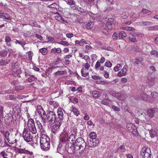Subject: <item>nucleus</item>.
Returning a JSON list of instances; mask_svg holds the SVG:
<instances>
[{"mask_svg":"<svg viewBox=\"0 0 158 158\" xmlns=\"http://www.w3.org/2000/svg\"><path fill=\"white\" fill-rule=\"evenodd\" d=\"M101 64L100 62L99 61H97L95 65V69H97L98 68L100 67Z\"/></svg>","mask_w":158,"mask_h":158,"instance_id":"59","label":"nucleus"},{"mask_svg":"<svg viewBox=\"0 0 158 158\" xmlns=\"http://www.w3.org/2000/svg\"><path fill=\"white\" fill-rule=\"evenodd\" d=\"M81 72L82 76L83 77H86L89 75L88 72L86 71L85 69H84V68L82 69Z\"/></svg>","mask_w":158,"mask_h":158,"instance_id":"38","label":"nucleus"},{"mask_svg":"<svg viewBox=\"0 0 158 158\" xmlns=\"http://www.w3.org/2000/svg\"><path fill=\"white\" fill-rule=\"evenodd\" d=\"M122 66L120 64H117L116 66L114 67V70L115 72H117L121 69Z\"/></svg>","mask_w":158,"mask_h":158,"instance_id":"41","label":"nucleus"},{"mask_svg":"<svg viewBox=\"0 0 158 158\" xmlns=\"http://www.w3.org/2000/svg\"><path fill=\"white\" fill-rule=\"evenodd\" d=\"M19 152V153H24L31 156L33 155L32 152H30L28 150H26L25 148H19L18 150Z\"/></svg>","mask_w":158,"mask_h":158,"instance_id":"16","label":"nucleus"},{"mask_svg":"<svg viewBox=\"0 0 158 158\" xmlns=\"http://www.w3.org/2000/svg\"><path fill=\"white\" fill-rule=\"evenodd\" d=\"M140 14L139 13H136L135 12H131L129 16L133 21H135L139 18Z\"/></svg>","mask_w":158,"mask_h":158,"instance_id":"14","label":"nucleus"},{"mask_svg":"<svg viewBox=\"0 0 158 158\" xmlns=\"http://www.w3.org/2000/svg\"><path fill=\"white\" fill-rule=\"evenodd\" d=\"M57 114L58 118L60 120H62L63 118V113L62 111L61 108H59L57 109Z\"/></svg>","mask_w":158,"mask_h":158,"instance_id":"23","label":"nucleus"},{"mask_svg":"<svg viewBox=\"0 0 158 158\" xmlns=\"http://www.w3.org/2000/svg\"><path fill=\"white\" fill-rule=\"evenodd\" d=\"M122 28L123 30H125L129 31H135V29L132 27H122Z\"/></svg>","mask_w":158,"mask_h":158,"instance_id":"37","label":"nucleus"},{"mask_svg":"<svg viewBox=\"0 0 158 158\" xmlns=\"http://www.w3.org/2000/svg\"><path fill=\"white\" fill-rule=\"evenodd\" d=\"M56 116L55 113L52 111L48 112L46 120H48L51 123H54L56 120Z\"/></svg>","mask_w":158,"mask_h":158,"instance_id":"7","label":"nucleus"},{"mask_svg":"<svg viewBox=\"0 0 158 158\" xmlns=\"http://www.w3.org/2000/svg\"><path fill=\"white\" fill-rule=\"evenodd\" d=\"M127 128L131 133L133 134L136 135L137 134V130L136 127L132 123H128L127 126Z\"/></svg>","mask_w":158,"mask_h":158,"instance_id":"11","label":"nucleus"},{"mask_svg":"<svg viewBox=\"0 0 158 158\" xmlns=\"http://www.w3.org/2000/svg\"><path fill=\"white\" fill-rule=\"evenodd\" d=\"M75 146L78 150H83L86 146V143L83 138L79 137L76 140Z\"/></svg>","mask_w":158,"mask_h":158,"instance_id":"2","label":"nucleus"},{"mask_svg":"<svg viewBox=\"0 0 158 158\" xmlns=\"http://www.w3.org/2000/svg\"><path fill=\"white\" fill-rule=\"evenodd\" d=\"M151 95L154 99H156L158 97V94L156 92L152 93Z\"/></svg>","mask_w":158,"mask_h":158,"instance_id":"51","label":"nucleus"},{"mask_svg":"<svg viewBox=\"0 0 158 158\" xmlns=\"http://www.w3.org/2000/svg\"><path fill=\"white\" fill-rule=\"evenodd\" d=\"M57 4L56 3H52L50 5L48 6V7L50 8H56L57 6Z\"/></svg>","mask_w":158,"mask_h":158,"instance_id":"64","label":"nucleus"},{"mask_svg":"<svg viewBox=\"0 0 158 158\" xmlns=\"http://www.w3.org/2000/svg\"><path fill=\"white\" fill-rule=\"evenodd\" d=\"M39 52H40L43 55H46L48 52L47 48H43L40 49Z\"/></svg>","mask_w":158,"mask_h":158,"instance_id":"31","label":"nucleus"},{"mask_svg":"<svg viewBox=\"0 0 158 158\" xmlns=\"http://www.w3.org/2000/svg\"><path fill=\"white\" fill-rule=\"evenodd\" d=\"M109 21L107 22L106 23V25L108 27V26H110L112 24L111 22L113 21L114 19L112 18H110L108 19Z\"/></svg>","mask_w":158,"mask_h":158,"instance_id":"53","label":"nucleus"},{"mask_svg":"<svg viewBox=\"0 0 158 158\" xmlns=\"http://www.w3.org/2000/svg\"><path fill=\"white\" fill-rule=\"evenodd\" d=\"M99 94V93L98 92L96 91H94L92 93V96L94 98H98Z\"/></svg>","mask_w":158,"mask_h":158,"instance_id":"48","label":"nucleus"},{"mask_svg":"<svg viewBox=\"0 0 158 158\" xmlns=\"http://www.w3.org/2000/svg\"><path fill=\"white\" fill-rule=\"evenodd\" d=\"M118 33H114L112 35L113 39L115 40H117L118 38Z\"/></svg>","mask_w":158,"mask_h":158,"instance_id":"61","label":"nucleus"},{"mask_svg":"<svg viewBox=\"0 0 158 158\" xmlns=\"http://www.w3.org/2000/svg\"><path fill=\"white\" fill-rule=\"evenodd\" d=\"M57 43L59 44H60L65 46H68L70 45L69 43L67 41H62L60 42H57Z\"/></svg>","mask_w":158,"mask_h":158,"instance_id":"36","label":"nucleus"},{"mask_svg":"<svg viewBox=\"0 0 158 158\" xmlns=\"http://www.w3.org/2000/svg\"><path fill=\"white\" fill-rule=\"evenodd\" d=\"M84 59L85 61L87 62H90V59L89 57V56L88 55H85V56L84 57V58L83 59Z\"/></svg>","mask_w":158,"mask_h":158,"instance_id":"58","label":"nucleus"},{"mask_svg":"<svg viewBox=\"0 0 158 158\" xmlns=\"http://www.w3.org/2000/svg\"><path fill=\"white\" fill-rule=\"evenodd\" d=\"M87 44L85 40L82 39L80 40V46H82L85 44Z\"/></svg>","mask_w":158,"mask_h":158,"instance_id":"62","label":"nucleus"},{"mask_svg":"<svg viewBox=\"0 0 158 158\" xmlns=\"http://www.w3.org/2000/svg\"><path fill=\"white\" fill-rule=\"evenodd\" d=\"M82 66L84 67L85 69H86L87 70L89 69L90 67V63H89L88 62H87L85 63H83L82 64Z\"/></svg>","mask_w":158,"mask_h":158,"instance_id":"47","label":"nucleus"},{"mask_svg":"<svg viewBox=\"0 0 158 158\" xmlns=\"http://www.w3.org/2000/svg\"><path fill=\"white\" fill-rule=\"evenodd\" d=\"M90 138L92 139H94L97 137V135L96 133L94 132H91L89 134Z\"/></svg>","mask_w":158,"mask_h":158,"instance_id":"43","label":"nucleus"},{"mask_svg":"<svg viewBox=\"0 0 158 158\" xmlns=\"http://www.w3.org/2000/svg\"><path fill=\"white\" fill-rule=\"evenodd\" d=\"M143 60V59L142 58H139V59H136L135 60V63L136 64H138Z\"/></svg>","mask_w":158,"mask_h":158,"instance_id":"52","label":"nucleus"},{"mask_svg":"<svg viewBox=\"0 0 158 158\" xmlns=\"http://www.w3.org/2000/svg\"><path fill=\"white\" fill-rule=\"evenodd\" d=\"M120 149L121 151L122 152H125L126 150L125 146L123 145H122L119 148H118V150H119Z\"/></svg>","mask_w":158,"mask_h":158,"instance_id":"57","label":"nucleus"},{"mask_svg":"<svg viewBox=\"0 0 158 158\" xmlns=\"http://www.w3.org/2000/svg\"><path fill=\"white\" fill-rule=\"evenodd\" d=\"M27 126L29 130L32 133L36 134L37 132L34 120L32 118H28Z\"/></svg>","mask_w":158,"mask_h":158,"instance_id":"3","label":"nucleus"},{"mask_svg":"<svg viewBox=\"0 0 158 158\" xmlns=\"http://www.w3.org/2000/svg\"><path fill=\"white\" fill-rule=\"evenodd\" d=\"M3 106L0 105V120H2L3 117Z\"/></svg>","mask_w":158,"mask_h":158,"instance_id":"35","label":"nucleus"},{"mask_svg":"<svg viewBox=\"0 0 158 158\" xmlns=\"http://www.w3.org/2000/svg\"><path fill=\"white\" fill-rule=\"evenodd\" d=\"M72 8L73 10H77L78 11L80 12L81 13L86 12V10L81 7H79L77 5H75L72 7Z\"/></svg>","mask_w":158,"mask_h":158,"instance_id":"21","label":"nucleus"},{"mask_svg":"<svg viewBox=\"0 0 158 158\" xmlns=\"http://www.w3.org/2000/svg\"><path fill=\"white\" fill-rule=\"evenodd\" d=\"M2 133L5 137V138L7 140L8 142L10 144H13L16 143L17 142V140L15 139L14 140H11L9 137L10 133L9 131H1Z\"/></svg>","mask_w":158,"mask_h":158,"instance_id":"9","label":"nucleus"},{"mask_svg":"<svg viewBox=\"0 0 158 158\" xmlns=\"http://www.w3.org/2000/svg\"><path fill=\"white\" fill-rule=\"evenodd\" d=\"M61 51V49L59 48H52L51 51V52L53 53H60Z\"/></svg>","mask_w":158,"mask_h":158,"instance_id":"26","label":"nucleus"},{"mask_svg":"<svg viewBox=\"0 0 158 158\" xmlns=\"http://www.w3.org/2000/svg\"><path fill=\"white\" fill-rule=\"evenodd\" d=\"M154 78L150 76L148 77L147 82L149 85L152 86L154 84Z\"/></svg>","mask_w":158,"mask_h":158,"instance_id":"18","label":"nucleus"},{"mask_svg":"<svg viewBox=\"0 0 158 158\" xmlns=\"http://www.w3.org/2000/svg\"><path fill=\"white\" fill-rule=\"evenodd\" d=\"M72 111L73 112L74 114L76 116H78L80 114L79 112L78 111V110L74 107H73Z\"/></svg>","mask_w":158,"mask_h":158,"instance_id":"44","label":"nucleus"},{"mask_svg":"<svg viewBox=\"0 0 158 158\" xmlns=\"http://www.w3.org/2000/svg\"><path fill=\"white\" fill-rule=\"evenodd\" d=\"M40 143L41 149L44 151H48L50 148V139L46 135L42 134L40 137Z\"/></svg>","mask_w":158,"mask_h":158,"instance_id":"1","label":"nucleus"},{"mask_svg":"<svg viewBox=\"0 0 158 158\" xmlns=\"http://www.w3.org/2000/svg\"><path fill=\"white\" fill-rule=\"evenodd\" d=\"M9 62L10 61L9 60H7L1 59L0 61V64L1 65H4L8 64Z\"/></svg>","mask_w":158,"mask_h":158,"instance_id":"45","label":"nucleus"},{"mask_svg":"<svg viewBox=\"0 0 158 158\" xmlns=\"http://www.w3.org/2000/svg\"><path fill=\"white\" fill-rule=\"evenodd\" d=\"M15 43L16 44L17 43L20 44L22 46H23L25 44V42L24 41H20L17 40H16Z\"/></svg>","mask_w":158,"mask_h":158,"instance_id":"54","label":"nucleus"},{"mask_svg":"<svg viewBox=\"0 0 158 158\" xmlns=\"http://www.w3.org/2000/svg\"><path fill=\"white\" fill-rule=\"evenodd\" d=\"M141 13L145 15H150L152 14V12L148 10L143 8L142 10Z\"/></svg>","mask_w":158,"mask_h":158,"instance_id":"19","label":"nucleus"},{"mask_svg":"<svg viewBox=\"0 0 158 158\" xmlns=\"http://www.w3.org/2000/svg\"><path fill=\"white\" fill-rule=\"evenodd\" d=\"M66 73V71H58L55 73L54 74L55 76L63 75Z\"/></svg>","mask_w":158,"mask_h":158,"instance_id":"40","label":"nucleus"},{"mask_svg":"<svg viewBox=\"0 0 158 158\" xmlns=\"http://www.w3.org/2000/svg\"><path fill=\"white\" fill-rule=\"evenodd\" d=\"M105 65L107 67L110 68L111 67L112 64L110 62L107 61L105 63Z\"/></svg>","mask_w":158,"mask_h":158,"instance_id":"56","label":"nucleus"},{"mask_svg":"<svg viewBox=\"0 0 158 158\" xmlns=\"http://www.w3.org/2000/svg\"><path fill=\"white\" fill-rule=\"evenodd\" d=\"M111 101L108 98L103 99L101 102L104 105L108 106Z\"/></svg>","mask_w":158,"mask_h":158,"instance_id":"34","label":"nucleus"},{"mask_svg":"<svg viewBox=\"0 0 158 158\" xmlns=\"http://www.w3.org/2000/svg\"><path fill=\"white\" fill-rule=\"evenodd\" d=\"M112 108L115 111H118L120 110V108L117 106H112Z\"/></svg>","mask_w":158,"mask_h":158,"instance_id":"60","label":"nucleus"},{"mask_svg":"<svg viewBox=\"0 0 158 158\" xmlns=\"http://www.w3.org/2000/svg\"><path fill=\"white\" fill-rule=\"evenodd\" d=\"M68 144H69V146L67 148V153L68 152L70 154H73L76 152L78 150L77 149L75 146L72 144L71 143H69Z\"/></svg>","mask_w":158,"mask_h":158,"instance_id":"10","label":"nucleus"},{"mask_svg":"<svg viewBox=\"0 0 158 158\" xmlns=\"http://www.w3.org/2000/svg\"><path fill=\"white\" fill-rule=\"evenodd\" d=\"M129 38L132 42H135L137 41L135 36L131 33H130L129 34Z\"/></svg>","mask_w":158,"mask_h":158,"instance_id":"29","label":"nucleus"},{"mask_svg":"<svg viewBox=\"0 0 158 158\" xmlns=\"http://www.w3.org/2000/svg\"><path fill=\"white\" fill-rule=\"evenodd\" d=\"M0 18L7 20H11V18L10 15L9 14L6 13H0Z\"/></svg>","mask_w":158,"mask_h":158,"instance_id":"22","label":"nucleus"},{"mask_svg":"<svg viewBox=\"0 0 158 158\" xmlns=\"http://www.w3.org/2000/svg\"><path fill=\"white\" fill-rule=\"evenodd\" d=\"M127 70L128 66L127 65H125L122 70L118 73L117 76L119 77L125 76L127 74Z\"/></svg>","mask_w":158,"mask_h":158,"instance_id":"12","label":"nucleus"},{"mask_svg":"<svg viewBox=\"0 0 158 158\" xmlns=\"http://www.w3.org/2000/svg\"><path fill=\"white\" fill-rule=\"evenodd\" d=\"M60 125V122L58 121L56 122L52 128V132L54 134L57 133L59 131Z\"/></svg>","mask_w":158,"mask_h":158,"instance_id":"13","label":"nucleus"},{"mask_svg":"<svg viewBox=\"0 0 158 158\" xmlns=\"http://www.w3.org/2000/svg\"><path fill=\"white\" fill-rule=\"evenodd\" d=\"M92 145L94 146H96L99 143V140L98 138H95L92 140Z\"/></svg>","mask_w":158,"mask_h":158,"instance_id":"30","label":"nucleus"},{"mask_svg":"<svg viewBox=\"0 0 158 158\" xmlns=\"http://www.w3.org/2000/svg\"><path fill=\"white\" fill-rule=\"evenodd\" d=\"M140 154L142 158H151V152L150 149L148 147H144L141 150Z\"/></svg>","mask_w":158,"mask_h":158,"instance_id":"4","label":"nucleus"},{"mask_svg":"<svg viewBox=\"0 0 158 158\" xmlns=\"http://www.w3.org/2000/svg\"><path fill=\"white\" fill-rule=\"evenodd\" d=\"M40 117L41 118V119L43 123H45L46 120L47 115L46 114L45 112L44 113L41 114L39 115Z\"/></svg>","mask_w":158,"mask_h":158,"instance_id":"33","label":"nucleus"},{"mask_svg":"<svg viewBox=\"0 0 158 158\" xmlns=\"http://www.w3.org/2000/svg\"><path fill=\"white\" fill-rule=\"evenodd\" d=\"M10 148H8L6 150L3 151L0 153L1 158H12V154L10 151Z\"/></svg>","mask_w":158,"mask_h":158,"instance_id":"6","label":"nucleus"},{"mask_svg":"<svg viewBox=\"0 0 158 158\" xmlns=\"http://www.w3.org/2000/svg\"><path fill=\"white\" fill-rule=\"evenodd\" d=\"M75 135H74L72 134L70 135L69 137H68V142H73L75 139Z\"/></svg>","mask_w":158,"mask_h":158,"instance_id":"42","label":"nucleus"},{"mask_svg":"<svg viewBox=\"0 0 158 158\" xmlns=\"http://www.w3.org/2000/svg\"><path fill=\"white\" fill-rule=\"evenodd\" d=\"M29 130L24 129L23 133V137L24 140L27 142L32 140L33 136Z\"/></svg>","mask_w":158,"mask_h":158,"instance_id":"5","label":"nucleus"},{"mask_svg":"<svg viewBox=\"0 0 158 158\" xmlns=\"http://www.w3.org/2000/svg\"><path fill=\"white\" fill-rule=\"evenodd\" d=\"M93 24L91 21H89L86 25V27L87 29H90L93 26Z\"/></svg>","mask_w":158,"mask_h":158,"instance_id":"46","label":"nucleus"},{"mask_svg":"<svg viewBox=\"0 0 158 158\" xmlns=\"http://www.w3.org/2000/svg\"><path fill=\"white\" fill-rule=\"evenodd\" d=\"M7 52L6 51H2L0 53V55L2 57H5L7 55Z\"/></svg>","mask_w":158,"mask_h":158,"instance_id":"55","label":"nucleus"},{"mask_svg":"<svg viewBox=\"0 0 158 158\" xmlns=\"http://www.w3.org/2000/svg\"><path fill=\"white\" fill-rule=\"evenodd\" d=\"M55 18L57 20L59 21L60 22L64 23H67V21L64 19L62 18L59 15L55 16Z\"/></svg>","mask_w":158,"mask_h":158,"instance_id":"28","label":"nucleus"},{"mask_svg":"<svg viewBox=\"0 0 158 158\" xmlns=\"http://www.w3.org/2000/svg\"><path fill=\"white\" fill-rule=\"evenodd\" d=\"M11 40V38L9 36H6L5 37V41L6 43V44L8 46H10L11 44L10 42Z\"/></svg>","mask_w":158,"mask_h":158,"instance_id":"32","label":"nucleus"},{"mask_svg":"<svg viewBox=\"0 0 158 158\" xmlns=\"http://www.w3.org/2000/svg\"><path fill=\"white\" fill-rule=\"evenodd\" d=\"M36 111L39 115L41 114L44 113L45 112L42 107L40 105H38L37 106Z\"/></svg>","mask_w":158,"mask_h":158,"instance_id":"24","label":"nucleus"},{"mask_svg":"<svg viewBox=\"0 0 158 158\" xmlns=\"http://www.w3.org/2000/svg\"><path fill=\"white\" fill-rule=\"evenodd\" d=\"M155 110L153 108L149 109L148 110V115L150 117H153L155 113Z\"/></svg>","mask_w":158,"mask_h":158,"instance_id":"27","label":"nucleus"},{"mask_svg":"<svg viewBox=\"0 0 158 158\" xmlns=\"http://www.w3.org/2000/svg\"><path fill=\"white\" fill-rule=\"evenodd\" d=\"M36 124L37 125L38 129L39 130V131L42 133L44 131L43 127L40 122L39 120H36Z\"/></svg>","mask_w":158,"mask_h":158,"instance_id":"20","label":"nucleus"},{"mask_svg":"<svg viewBox=\"0 0 158 158\" xmlns=\"http://www.w3.org/2000/svg\"><path fill=\"white\" fill-rule=\"evenodd\" d=\"M118 36L120 39H122L123 37H126L127 36V35L125 32L124 31H122L119 32L118 34Z\"/></svg>","mask_w":158,"mask_h":158,"instance_id":"39","label":"nucleus"},{"mask_svg":"<svg viewBox=\"0 0 158 158\" xmlns=\"http://www.w3.org/2000/svg\"><path fill=\"white\" fill-rule=\"evenodd\" d=\"M66 2L70 5H74L75 3V1L74 0H67Z\"/></svg>","mask_w":158,"mask_h":158,"instance_id":"50","label":"nucleus"},{"mask_svg":"<svg viewBox=\"0 0 158 158\" xmlns=\"http://www.w3.org/2000/svg\"><path fill=\"white\" fill-rule=\"evenodd\" d=\"M36 79V77L33 75H31L28 78V81L29 82H31L35 80Z\"/></svg>","mask_w":158,"mask_h":158,"instance_id":"49","label":"nucleus"},{"mask_svg":"<svg viewBox=\"0 0 158 158\" xmlns=\"http://www.w3.org/2000/svg\"><path fill=\"white\" fill-rule=\"evenodd\" d=\"M12 120V116L11 114H7L5 118L4 121L7 123H10Z\"/></svg>","mask_w":158,"mask_h":158,"instance_id":"17","label":"nucleus"},{"mask_svg":"<svg viewBox=\"0 0 158 158\" xmlns=\"http://www.w3.org/2000/svg\"><path fill=\"white\" fill-rule=\"evenodd\" d=\"M69 146V144L67 143L65 145V147L63 146L61 144H59L57 148V152L60 154L64 155L67 153V148Z\"/></svg>","mask_w":158,"mask_h":158,"instance_id":"8","label":"nucleus"},{"mask_svg":"<svg viewBox=\"0 0 158 158\" xmlns=\"http://www.w3.org/2000/svg\"><path fill=\"white\" fill-rule=\"evenodd\" d=\"M151 54L155 56H158V52L156 50H153L151 52Z\"/></svg>","mask_w":158,"mask_h":158,"instance_id":"63","label":"nucleus"},{"mask_svg":"<svg viewBox=\"0 0 158 158\" xmlns=\"http://www.w3.org/2000/svg\"><path fill=\"white\" fill-rule=\"evenodd\" d=\"M68 136L67 133L62 134L60 137V141L62 142H67L68 143Z\"/></svg>","mask_w":158,"mask_h":158,"instance_id":"15","label":"nucleus"},{"mask_svg":"<svg viewBox=\"0 0 158 158\" xmlns=\"http://www.w3.org/2000/svg\"><path fill=\"white\" fill-rule=\"evenodd\" d=\"M141 97L143 98V99L145 100L146 101L149 102H152L153 100L151 99L150 100V97L146 93H143L141 95Z\"/></svg>","mask_w":158,"mask_h":158,"instance_id":"25","label":"nucleus"}]
</instances>
